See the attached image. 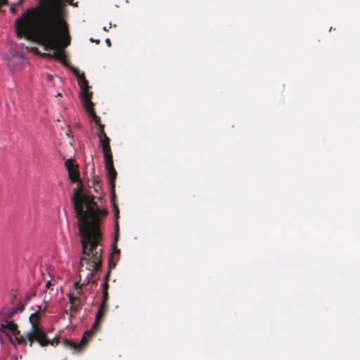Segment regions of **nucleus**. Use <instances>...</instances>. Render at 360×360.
Instances as JSON below:
<instances>
[{
	"mask_svg": "<svg viewBox=\"0 0 360 360\" xmlns=\"http://www.w3.org/2000/svg\"><path fill=\"white\" fill-rule=\"evenodd\" d=\"M61 0H39L32 8H27L15 20V28L18 38H25L42 46L44 57L54 58L63 62V51L70 45L71 37L68 25L63 17Z\"/></svg>",
	"mask_w": 360,
	"mask_h": 360,
	"instance_id": "1",
	"label": "nucleus"
},
{
	"mask_svg": "<svg viewBox=\"0 0 360 360\" xmlns=\"http://www.w3.org/2000/svg\"><path fill=\"white\" fill-rule=\"evenodd\" d=\"M74 74L77 77L78 84L81 90V100L82 105L92 102L93 93L89 91V82L84 72H79L77 69L74 70Z\"/></svg>",
	"mask_w": 360,
	"mask_h": 360,
	"instance_id": "5",
	"label": "nucleus"
},
{
	"mask_svg": "<svg viewBox=\"0 0 360 360\" xmlns=\"http://www.w3.org/2000/svg\"><path fill=\"white\" fill-rule=\"evenodd\" d=\"M108 309V304H103L101 303L99 306V309L97 311L95 323L91 328V330L94 331V330H96L98 329L101 322L103 321V318L105 317Z\"/></svg>",
	"mask_w": 360,
	"mask_h": 360,
	"instance_id": "8",
	"label": "nucleus"
},
{
	"mask_svg": "<svg viewBox=\"0 0 360 360\" xmlns=\"http://www.w3.org/2000/svg\"><path fill=\"white\" fill-rule=\"evenodd\" d=\"M22 1H23V0H20V1H19V3H18V4H21L22 3Z\"/></svg>",
	"mask_w": 360,
	"mask_h": 360,
	"instance_id": "36",
	"label": "nucleus"
},
{
	"mask_svg": "<svg viewBox=\"0 0 360 360\" xmlns=\"http://www.w3.org/2000/svg\"><path fill=\"white\" fill-rule=\"evenodd\" d=\"M111 27H112V25H111V23L110 22V23H109L108 27H103V30H105V31H108V30H109V29H110V28H111Z\"/></svg>",
	"mask_w": 360,
	"mask_h": 360,
	"instance_id": "26",
	"label": "nucleus"
},
{
	"mask_svg": "<svg viewBox=\"0 0 360 360\" xmlns=\"http://www.w3.org/2000/svg\"><path fill=\"white\" fill-rule=\"evenodd\" d=\"M115 252L116 253H119V252H120V249H117V248H116V245H115Z\"/></svg>",
	"mask_w": 360,
	"mask_h": 360,
	"instance_id": "35",
	"label": "nucleus"
},
{
	"mask_svg": "<svg viewBox=\"0 0 360 360\" xmlns=\"http://www.w3.org/2000/svg\"><path fill=\"white\" fill-rule=\"evenodd\" d=\"M104 127L105 126H100V128H98L99 131L98 133V136L99 138V140L108 139V136H107L106 133L104 131Z\"/></svg>",
	"mask_w": 360,
	"mask_h": 360,
	"instance_id": "14",
	"label": "nucleus"
},
{
	"mask_svg": "<svg viewBox=\"0 0 360 360\" xmlns=\"http://www.w3.org/2000/svg\"><path fill=\"white\" fill-rule=\"evenodd\" d=\"M34 295H35V294H27V295H26V296L24 298V300L23 301H20L19 304H24V307H25V304L29 302V301L30 300L32 296H34Z\"/></svg>",
	"mask_w": 360,
	"mask_h": 360,
	"instance_id": "17",
	"label": "nucleus"
},
{
	"mask_svg": "<svg viewBox=\"0 0 360 360\" xmlns=\"http://www.w3.org/2000/svg\"><path fill=\"white\" fill-rule=\"evenodd\" d=\"M10 11H11V13H15V8H14V6H12L10 8Z\"/></svg>",
	"mask_w": 360,
	"mask_h": 360,
	"instance_id": "30",
	"label": "nucleus"
},
{
	"mask_svg": "<svg viewBox=\"0 0 360 360\" xmlns=\"http://www.w3.org/2000/svg\"><path fill=\"white\" fill-rule=\"evenodd\" d=\"M68 172L69 178L72 182H79L77 187L73 189V194L71 197V200L73 204L76 218L77 219V215L73 200L75 197H76V198L78 200V202H79V204L81 205V207L84 211V214H86V213H87V210H89V211H93V212L96 213V218L98 219V224L100 226L102 219L107 214V211L99 208L96 202L94 201V197L93 195L86 194L82 190L78 167L76 166V168Z\"/></svg>",
	"mask_w": 360,
	"mask_h": 360,
	"instance_id": "3",
	"label": "nucleus"
},
{
	"mask_svg": "<svg viewBox=\"0 0 360 360\" xmlns=\"http://www.w3.org/2000/svg\"><path fill=\"white\" fill-rule=\"evenodd\" d=\"M115 264L113 262H112V260H111V259H110V261H109V262H108V269H108V271H111V270H112V269H114V268H115Z\"/></svg>",
	"mask_w": 360,
	"mask_h": 360,
	"instance_id": "19",
	"label": "nucleus"
},
{
	"mask_svg": "<svg viewBox=\"0 0 360 360\" xmlns=\"http://www.w3.org/2000/svg\"><path fill=\"white\" fill-rule=\"evenodd\" d=\"M38 309L39 310L33 314H32L30 316V321L31 323V325H32V330H33V324H36V328H39V319H40V317H41V314H40V310H41V307L40 306H38Z\"/></svg>",
	"mask_w": 360,
	"mask_h": 360,
	"instance_id": "11",
	"label": "nucleus"
},
{
	"mask_svg": "<svg viewBox=\"0 0 360 360\" xmlns=\"http://www.w3.org/2000/svg\"><path fill=\"white\" fill-rule=\"evenodd\" d=\"M108 288H109L108 282H107V281H105V282L103 284V291L108 292Z\"/></svg>",
	"mask_w": 360,
	"mask_h": 360,
	"instance_id": "20",
	"label": "nucleus"
},
{
	"mask_svg": "<svg viewBox=\"0 0 360 360\" xmlns=\"http://www.w3.org/2000/svg\"><path fill=\"white\" fill-rule=\"evenodd\" d=\"M36 327V324H33V330L27 333V338L30 342V346L32 345L34 340H37L42 347L49 345L50 340L46 338V334L40 328H37Z\"/></svg>",
	"mask_w": 360,
	"mask_h": 360,
	"instance_id": "6",
	"label": "nucleus"
},
{
	"mask_svg": "<svg viewBox=\"0 0 360 360\" xmlns=\"http://www.w3.org/2000/svg\"><path fill=\"white\" fill-rule=\"evenodd\" d=\"M90 40H91V41H94V42H96V44H99V42H100V41H99V40H94L93 39H91Z\"/></svg>",
	"mask_w": 360,
	"mask_h": 360,
	"instance_id": "34",
	"label": "nucleus"
},
{
	"mask_svg": "<svg viewBox=\"0 0 360 360\" xmlns=\"http://www.w3.org/2000/svg\"><path fill=\"white\" fill-rule=\"evenodd\" d=\"M115 230H116V236L115 238V243H116L118 239L119 226H118L117 222L116 223Z\"/></svg>",
	"mask_w": 360,
	"mask_h": 360,
	"instance_id": "21",
	"label": "nucleus"
},
{
	"mask_svg": "<svg viewBox=\"0 0 360 360\" xmlns=\"http://www.w3.org/2000/svg\"><path fill=\"white\" fill-rule=\"evenodd\" d=\"M32 51H33V52H34V53H39V52H38V49H37V48H35V47H34V48H32Z\"/></svg>",
	"mask_w": 360,
	"mask_h": 360,
	"instance_id": "33",
	"label": "nucleus"
},
{
	"mask_svg": "<svg viewBox=\"0 0 360 360\" xmlns=\"http://www.w3.org/2000/svg\"><path fill=\"white\" fill-rule=\"evenodd\" d=\"M15 335V339L18 342V344L26 343V340H27V336L24 337L23 335H20V333L19 334H13Z\"/></svg>",
	"mask_w": 360,
	"mask_h": 360,
	"instance_id": "15",
	"label": "nucleus"
},
{
	"mask_svg": "<svg viewBox=\"0 0 360 360\" xmlns=\"http://www.w3.org/2000/svg\"><path fill=\"white\" fill-rule=\"evenodd\" d=\"M77 295H81L82 293V289L76 290Z\"/></svg>",
	"mask_w": 360,
	"mask_h": 360,
	"instance_id": "32",
	"label": "nucleus"
},
{
	"mask_svg": "<svg viewBox=\"0 0 360 360\" xmlns=\"http://www.w3.org/2000/svg\"><path fill=\"white\" fill-rule=\"evenodd\" d=\"M74 204L77 215L78 227L79 234L82 237V256L80 259V274L83 271L82 268L89 271L86 278L80 285L79 282L73 284L75 290H81L86 286L94 276V273L98 271L102 265V248L100 247L102 241V234L99 229L98 219L93 211H84L79 204L76 197L74 198ZM92 284L97 285V280L92 281Z\"/></svg>",
	"mask_w": 360,
	"mask_h": 360,
	"instance_id": "2",
	"label": "nucleus"
},
{
	"mask_svg": "<svg viewBox=\"0 0 360 360\" xmlns=\"http://www.w3.org/2000/svg\"><path fill=\"white\" fill-rule=\"evenodd\" d=\"M105 43L108 45V46H111V41H110V40L109 39H105Z\"/></svg>",
	"mask_w": 360,
	"mask_h": 360,
	"instance_id": "27",
	"label": "nucleus"
},
{
	"mask_svg": "<svg viewBox=\"0 0 360 360\" xmlns=\"http://www.w3.org/2000/svg\"><path fill=\"white\" fill-rule=\"evenodd\" d=\"M24 310V304H18V306L11 309H6L5 308H2L0 310L1 317L11 319L13 316L19 312H22Z\"/></svg>",
	"mask_w": 360,
	"mask_h": 360,
	"instance_id": "9",
	"label": "nucleus"
},
{
	"mask_svg": "<svg viewBox=\"0 0 360 360\" xmlns=\"http://www.w3.org/2000/svg\"><path fill=\"white\" fill-rule=\"evenodd\" d=\"M77 305H71L68 309H65V313L66 314H70V316H72V313L76 310Z\"/></svg>",
	"mask_w": 360,
	"mask_h": 360,
	"instance_id": "18",
	"label": "nucleus"
},
{
	"mask_svg": "<svg viewBox=\"0 0 360 360\" xmlns=\"http://www.w3.org/2000/svg\"><path fill=\"white\" fill-rule=\"evenodd\" d=\"M58 342H59V339L58 338H55L54 339L52 340V341H50L49 345H54L55 344L58 345Z\"/></svg>",
	"mask_w": 360,
	"mask_h": 360,
	"instance_id": "22",
	"label": "nucleus"
},
{
	"mask_svg": "<svg viewBox=\"0 0 360 360\" xmlns=\"http://www.w3.org/2000/svg\"><path fill=\"white\" fill-rule=\"evenodd\" d=\"M92 182H93V185H94V186L99 185V180H98V179H97V177H96V176H94V177H93Z\"/></svg>",
	"mask_w": 360,
	"mask_h": 360,
	"instance_id": "23",
	"label": "nucleus"
},
{
	"mask_svg": "<svg viewBox=\"0 0 360 360\" xmlns=\"http://www.w3.org/2000/svg\"><path fill=\"white\" fill-rule=\"evenodd\" d=\"M18 299L17 294H13L11 298L12 304H15V300Z\"/></svg>",
	"mask_w": 360,
	"mask_h": 360,
	"instance_id": "24",
	"label": "nucleus"
},
{
	"mask_svg": "<svg viewBox=\"0 0 360 360\" xmlns=\"http://www.w3.org/2000/svg\"><path fill=\"white\" fill-rule=\"evenodd\" d=\"M94 334V331L90 330L89 332H86L84 334L79 343L75 342L74 341L68 339H64L62 342V344L65 347L79 352L85 347L88 342V339L91 338Z\"/></svg>",
	"mask_w": 360,
	"mask_h": 360,
	"instance_id": "7",
	"label": "nucleus"
},
{
	"mask_svg": "<svg viewBox=\"0 0 360 360\" xmlns=\"http://www.w3.org/2000/svg\"><path fill=\"white\" fill-rule=\"evenodd\" d=\"M51 285V281L46 282V288H49Z\"/></svg>",
	"mask_w": 360,
	"mask_h": 360,
	"instance_id": "31",
	"label": "nucleus"
},
{
	"mask_svg": "<svg viewBox=\"0 0 360 360\" xmlns=\"http://www.w3.org/2000/svg\"><path fill=\"white\" fill-rule=\"evenodd\" d=\"M101 186L99 185L94 186V190L96 193H98V190L100 189Z\"/></svg>",
	"mask_w": 360,
	"mask_h": 360,
	"instance_id": "28",
	"label": "nucleus"
},
{
	"mask_svg": "<svg viewBox=\"0 0 360 360\" xmlns=\"http://www.w3.org/2000/svg\"><path fill=\"white\" fill-rule=\"evenodd\" d=\"M65 2L68 3L70 5H75L73 4V0H64Z\"/></svg>",
	"mask_w": 360,
	"mask_h": 360,
	"instance_id": "29",
	"label": "nucleus"
},
{
	"mask_svg": "<svg viewBox=\"0 0 360 360\" xmlns=\"http://www.w3.org/2000/svg\"><path fill=\"white\" fill-rule=\"evenodd\" d=\"M65 168L68 171H70L71 169H73L76 168L77 165H74V161L72 159H68L65 162Z\"/></svg>",
	"mask_w": 360,
	"mask_h": 360,
	"instance_id": "13",
	"label": "nucleus"
},
{
	"mask_svg": "<svg viewBox=\"0 0 360 360\" xmlns=\"http://www.w3.org/2000/svg\"><path fill=\"white\" fill-rule=\"evenodd\" d=\"M67 296L69 299V302L71 305H77V302H79L80 301V298L78 296H75L72 293H68L67 294Z\"/></svg>",
	"mask_w": 360,
	"mask_h": 360,
	"instance_id": "12",
	"label": "nucleus"
},
{
	"mask_svg": "<svg viewBox=\"0 0 360 360\" xmlns=\"http://www.w3.org/2000/svg\"><path fill=\"white\" fill-rule=\"evenodd\" d=\"M110 273H111L110 271H108L107 274H105V281H107V282H108V281L110 279Z\"/></svg>",
	"mask_w": 360,
	"mask_h": 360,
	"instance_id": "25",
	"label": "nucleus"
},
{
	"mask_svg": "<svg viewBox=\"0 0 360 360\" xmlns=\"http://www.w3.org/2000/svg\"><path fill=\"white\" fill-rule=\"evenodd\" d=\"M109 299L108 292L102 291V300L101 303L108 304Z\"/></svg>",
	"mask_w": 360,
	"mask_h": 360,
	"instance_id": "16",
	"label": "nucleus"
},
{
	"mask_svg": "<svg viewBox=\"0 0 360 360\" xmlns=\"http://www.w3.org/2000/svg\"><path fill=\"white\" fill-rule=\"evenodd\" d=\"M100 146L102 148L104 157V165L105 168L107 172V176L108 179L110 187L112 193V200L114 201L115 198V179L117 177V172L113 165V160L112 155L111 152V148L110 146V139H105L99 140ZM115 210V216L118 217L119 210L115 205V202H113Z\"/></svg>",
	"mask_w": 360,
	"mask_h": 360,
	"instance_id": "4",
	"label": "nucleus"
},
{
	"mask_svg": "<svg viewBox=\"0 0 360 360\" xmlns=\"http://www.w3.org/2000/svg\"><path fill=\"white\" fill-rule=\"evenodd\" d=\"M94 105V103L91 102L83 105V107L86 110V112L89 115V116L92 118L95 124L97 125L98 128H100V126L105 125L101 124V118L96 114Z\"/></svg>",
	"mask_w": 360,
	"mask_h": 360,
	"instance_id": "10",
	"label": "nucleus"
}]
</instances>
